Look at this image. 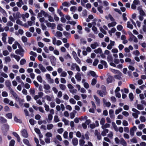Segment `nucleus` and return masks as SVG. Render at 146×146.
<instances>
[{"label": "nucleus", "mask_w": 146, "mask_h": 146, "mask_svg": "<svg viewBox=\"0 0 146 146\" xmlns=\"http://www.w3.org/2000/svg\"><path fill=\"white\" fill-rule=\"evenodd\" d=\"M132 111L134 112L132 113L133 116L135 118H137L138 117V115L139 114L140 112L135 108H133Z\"/></svg>", "instance_id": "f257e3e1"}, {"label": "nucleus", "mask_w": 146, "mask_h": 146, "mask_svg": "<svg viewBox=\"0 0 146 146\" xmlns=\"http://www.w3.org/2000/svg\"><path fill=\"white\" fill-rule=\"evenodd\" d=\"M44 88L46 90L45 92L46 94H48L50 93V91L49 90L50 89V87L48 84H44L43 86Z\"/></svg>", "instance_id": "f03ea898"}, {"label": "nucleus", "mask_w": 146, "mask_h": 146, "mask_svg": "<svg viewBox=\"0 0 146 146\" xmlns=\"http://www.w3.org/2000/svg\"><path fill=\"white\" fill-rule=\"evenodd\" d=\"M10 93L13 96L15 99L16 101H19V98L18 97V95L12 89L9 91Z\"/></svg>", "instance_id": "7ed1b4c3"}, {"label": "nucleus", "mask_w": 146, "mask_h": 146, "mask_svg": "<svg viewBox=\"0 0 146 146\" xmlns=\"http://www.w3.org/2000/svg\"><path fill=\"white\" fill-rule=\"evenodd\" d=\"M15 52L16 54L20 55L22 57L23 56L24 50L22 48L16 50H15Z\"/></svg>", "instance_id": "20e7f679"}, {"label": "nucleus", "mask_w": 146, "mask_h": 146, "mask_svg": "<svg viewBox=\"0 0 146 146\" xmlns=\"http://www.w3.org/2000/svg\"><path fill=\"white\" fill-rule=\"evenodd\" d=\"M5 84L9 91L12 89L11 87V83L9 80H7L5 81Z\"/></svg>", "instance_id": "39448f33"}, {"label": "nucleus", "mask_w": 146, "mask_h": 146, "mask_svg": "<svg viewBox=\"0 0 146 146\" xmlns=\"http://www.w3.org/2000/svg\"><path fill=\"white\" fill-rule=\"evenodd\" d=\"M129 40L130 41L133 40L135 42H138L137 38L133 35L130 36Z\"/></svg>", "instance_id": "423d86ee"}, {"label": "nucleus", "mask_w": 146, "mask_h": 146, "mask_svg": "<svg viewBox=\"0 0 146 146\" xmlns=\"http://www.w3.org/2000/svg\"><path fill=\"white\" fill-rule=\"evenodd\" d=\"M107 83L108 84L110 83H111L114 81V79L113 76H109L107 79Z\"/></svg>", "instance_id": "0eeeda50"}, {"label": "nucleus", "mask_w": 146, "mask_h": 146, "mask_svg": "<svg viewBox=\"0 0 146 146\" xmlns=\"http://www.w3.org/2000/svg\"><path fill=\"white\" fill-rule=\"evenodd\" d=\"M50 61L52 65L54 66L56 65L55 62L56 58L53 56H52L50 57Z\"/></svg>", "instance_id": "6e6552de"}, {"label": "nucleus", "mask_w": 146, "mask_h": 146, "mask_svg": "<svg viewBox=\"0 0 146 146\" xmlns=\"http://www.w3.org/2000/svg\"><path fill=\"white\" fill-rule=\"evenodd\" d=\"M137 128L135 126H134L131 128L130 130V135L132 136H133L134 134V131H135Z\"/></svg>", "instance_id": "1a4fd4ad"}, {"label": "nucleus", "mask_w": 146, "mask_h": 146, "mask_svg": "<svg viewBox=\"0 0 146 146\" xmlns=\"http://www.w3.org/2000/svg\"><path fill=\"white\" fill-rule=\"evenodd\" d=\"M2 40L3 42L5 44L6 43V37L7 36V34L5 33H2Z\"/></svg>", "instance_id": "9d476101"}, {"label": "nucleus", "mask_w": 146, "mask_h": 146, "mask_svg": "<svg viewBox=\"0 0 146 146\" xmlns=\"http://www.w3.org/2000/svg\"><path fill=\"white\" fill-rule=\"evenodd\" d=\"M72 143L74 146H76L78 144V139L76 138H74L72 139Z\"/></svg>", "instance_id": "9b49d317"}, {"label": "nucleus", "mask_w": 146, "mask_h": 146, "mask_svg": "<svg viewBox=\"0 0 146 146\" xmlns=\"http://www.w3.org/2000/svg\"><path fill=\"white\" fill-rule=\"evenodd\" d=\"M99 46V44L97 42H95L90 45V47L92 49H94Z\"/></svg>", "instance_id": "f8f14e48"}, {"label": "nucleus", "mask_w": 146, "mask_h": 146, "mask_svg": "<svg viewBox=\"0 0 146 146\" xmlns=\"http://www.w3.org/2000/svg\"><path fill=\"white\" fill-rule=\"evenodd\" d=\"M13 16L15 19H17L21 17V15L19 12H17L16 13H13Z\"/></svg>", "instance_id": "ddd939ff"}, {"label": "nucleus", "mask_w": 146, "mask_h": 146, "mask_svg": "<svg viewBox=\"0 0 146 146\" xmlns=\"http://www.w3.org/2000/svg\"><path fill=\"white\" fill-rule=\"evenodd\" d=\"M94 97L96 100V102L97 105L98 106H100V99L96 95L94 96Z\"/></svg>", "instance_id": "4468645a"}, {"label": "nucleus", "mask_w": 146, "mask_h": 146, "mask_svg": "<svg viewBox=\"0 0 146 146\" xmlns=\"http://www.w3.org/2000/svg\"><path fill=\"white\" fill-rule=\"evenodd\" d=\"M97 93L101 97H103L106 94V92L99 90L97 91Z\"/></svg>", "instance_id": "2eb2a0df"}, {"label": "nucleus", "mask_w": 146, "mask_h": 146, "mask_svg": "<svg viewBox=\"0 0 146 146\" xmlns=\"http://www.w3.org/2000/svg\"><path fill=\"white\" fill-rule=\"evenodd\" d=\"M53 116L51 114L49 113L48 115V118L46 119V121L48 123H50L52 119Z\"/></svg>", "instance_id": "dca6fc26"}, {"label": "nucleus", "mask_w": 146, "mask_h": 146, "mask_svg": "<svg viewBox=\"0 0 146 146\" xmlns=\"http://www.w3.org/2000/svg\"><path fill=\"white\" fill-rule=\"evenodd\" d=\"M22 134L23 137H24L27 138L28 136L27 131L25 129H24L22 130Z\"/></svg>", "instance_id": "f3484780"}, {"label": "nucleus", "mask_w": 146, "mask_h": 146, "mask_svg": "<svg viewBox=\"0 0 146 146\" xmlns=\"http://www.w3.org/2000/svg\"><path fill=\"white\" fill-rule=\"evenodd\" d=\"M76 79L77 81H80L81 80V74L79 72H77L75 76Z\"/></svg>", "instance_id": "a211bd4d"}, {"label": "nucleus", "mask_w": 146, "mask_h": 146, "mask_svg": "<svg viewBox=\"0 0 146 146\" xmlns=\"http://www.w3.org/2000/svg\"><path fill=\"white\" fill-rule=\"evenodd\" d=\"M95 135L97 136V138L99 140H100L101 139V136L100 133H99L98 131L96 130L95 132Z\"/></svg>", "instance_id": "6ab92c4d"}, {"label": "nucleus", "mask_w": 146, "mask_h": 146, "mask_svg": "<svg viewBox=\"0 0 146 146\" xmlns=\"http://www.w3.org/2000/svg\"><path fill=\"white\" fill-rule=\"evenodd\" d=\"M13 134L17 138V141L19 142L20 141V138L19 135L15 132H13Z\"/></svg>", "instance_id": "aec40b11"}, {"label": "nucleus", "mask_w": 146, "mask_h": 146, "mask_svg": "<svg viewBox=\"0 0 146 146\" xmlns=\"http://www.w3.org/2000/svg\"><path fill=\"white\" fill-rule=\"evenodd\" d=\"M120 144L123 146H127V144L126 142L123 138L120 139Z\"/></svg>", "instance_id": "412c9836"}, {"label": "nucleus", "mask_w": 146, "mask_h": 146, "mask_svg": "<svg viewBox=\"0 0 146 146\" xmlns=\"http://www.w3.org/2000/svg\"><path fill=\"white\" fill-rule=\"evenodd\" d=\"M105 18L107 20H108L109 19H110L111 21H113L115 20L114 19L110 14H109L108 16H106Z\"/></svg>", "instance_id": "4be33fe9"}, {"label": "nucleus", "mask_w": 146, "mask_h": 146, "mask_svg": "<svg viewBox=\"0 0 146 146\" xmlns=\"http://www.w3.org/2000/svg\"><path fill=\"white\" fill-rule=\"evenodd\" d=\"M23 143L27 146H31V145L30 144L29 140L26 139H23Z\"/></svg>", "instance_id": "5701e85b"}, {"label": "nucleus", "mask_w": 146, "mask_h": 146, "mask_svg": "<svg viewBox=\"0 0 146 146\" xmlns=\"http://www.w3.org/2000/svg\"><path fill=\"white\" fill-rule=\"evenodd\" d=\"M16 4L18 7H21L22 5H24V3L22 0H19L18 2Z\"/></svg>", "instance_id": "b1692460"}, {"label": "nucleus", "mask_w": 146, "mask_h": 146, "mask_svg": "<svg viewBox=\"0 0 146 146\" xmlns=\"http://www.w3.org/2000/svg\"><path fill=\"white\" fill-rule=\"evenodd\" d=\"M29 14L28 13H26L25 15H22V17L23 20L24 21H25L26 19L25 18H28L29 17Z\"/></svg>", "instance_id": "393cba45"}, {"label": "nucleus", "mask_w": 146, "mask_h": 146, "mask_svg": "<svg viewBox=\"0 0 146 146\" xmlns=\"http://www.w3.org/2000/svg\"><path fill=\"white\" fill-rule=\"evenodd\" d=\"M38 67L42 72H44L46 71L45 68L43 66L42 64H39L38 65Z\"/></svg>", "instance_id": "a878e982"}, {"label": "nucleus", "mask_w": 146, "mask_h": 146, "mask_svg": "<svg viewBox=\"0 0 146 146\" xmlns=\"http://www.w3.org/2000/svg\"><path fill=\"white\" fill-rule=\"evenodd\" d=\"M4 60L5 63L7 64L11 61V59L9 56H6L4 58Z\"/></svg>", "instance_id": "bb28decb"}, {"label": "nucleus", "mask_w": 146, "mask_h": 146, "mask_svg": "<svg viewBox=\"0 0 146 146\" xmlns=\"http://www.w3.org/2000/svg\"><path fill=\"white\" fill-rule=\"evenodd\" d=\"M137 9L139 11L140 15L145 16V14L143 11L140 8L138 7Z\"/></svg>", "instance_id": "cd10ccee"}, {"label": "nucleus", "mask_w": 146, "mask_h": 146, "mask_svg": "<svg viewBox=\"0 0 146 146\" xmlns=\"http://www.w3.org/2000/svg\"><path fill=\"white\" fill-rule=\"evenodd\" d=\"M29 92L30 94L33 97L35 95V89L31 88L29 90Z\"/></svg>", "instance_id": "c85d7f7f"}, {"label": "nucleus", "mask_w": 146, "mask_h": 146, "mask_svg": "<svg viewBox=\"0 0 146 146\" xmlns=\"http://www.w3.org/2000/svg\"><path fill=\"white\" fill-rule=\"evenodd\" d=\"M103 131L102 133V135L103 136H105L106 135L107 133L108 132L109 130L107 129H103Z\"/></svg>", "instance_id": "c756f323"}, {"label": "nucleus", "mask_w": 146, "mask_h": 146, "mask_svg": "<svg viewBox=\"0 0 146 146\" xmlns=\"http://www.w3.org/2000/svg\"><path fill=\"white\" fill-rule=\"evenodd\" d=\"M117 23L115 21H113V22L109 23L108 24V26L109 27H113L115 26L116 24Z\"/></svg>", "instance_id": "7c9ffc66"}, {"label": "nucleus", "mask_w": 146, "mask_h": 146, "mask_svg": "<svg viewBox=\"0 0 146 146\" xmlns=\"http://www.w3.org/2000/svg\"><path fill=\"white\" fill-rule=\"evenodd\" d=\"M18 45V47H19V46H20L18 42H15L14 43L12 47L14 49H15L17 48V45Z\"/></svg>", "instance_id": "2f4dec72"}, {"label": "nucleus", "mask_w": 146, "mask_h": 146, "mask_svg": "<svg viewBox=\"0 0 146 146\" xmlns=\"http://www.w3.org/2000/svg\"><path fill=\"white\" fill-rule=\"evenodd\" d=\"M0 121L2 123H6L7 122V120L4 117L0 116Z\"/></svg>", "instance_id": "473e14b6"}, {"label": "nucleus", "mask_w": 146, "mask_h": 146, "mask_svg": "<svg viewBox=\"0 0 146 146\" xmlns=\"http://www.w3.org/2000/svg\"><path fill=\"white\" fill-rule=\"evenodd\" d=\"M8 38V43L10 44H11L15 40L14 38L12 37H9Z\"/></svg>", "instance_id": "72a5a7b5"}, {"label": "nucleus", "mask_w": 146, "mask_h": 146, "mask_svg": "<svg viewBox=\"0 0 146 146\" xmlns=\"http://www.w3.org/2000/svg\"><path fill=\"white\" fill-rule=\"evenodd\" d=\"M94 52L96 53L101 54L102 52V50L101 48H99L97 49H95L94 50Z\"/></svg>", "instance_id": "f704fd0d"}, {"label": "nucleus", "mask_w": 146, "mask_h": 146, "mask_svg": "<svg viewBox=\"0 0 146 146\" xmlns=\"http://www.w3.org/2000/svg\"><path fill=\"white\" fill-rule=\"evenodd\" d=\"M62 5L64 7H69L70 6V4L66 1L62 3Z\"/></svg>", "instance_id": "c9c22d12"}, {"label": "nucleus", "mask_w": 146, "mask_h": 146, "mask_svg": "<svg viewBox=\"0 0 146 146\" xmlns=\"http://www.w3.org/2000/svg\"><path fill=\"white\" fill-rule=\"evenodd\" d=\"M127 27L131 29L133 28V25L130 23V22L128 21L127 23Z\"/></svg>", "instance_id": "e433bc0d"}, {"label": "nucleus", "mask_w": 146, "mask_h": 146, "mask_svg": "<svg viewBox=\"0 0 146 146\" xmlns=\"http://www.w3.org/2000/svg\"><path fill=\"white\" fill-rule=\"evenodd\" d=\"M76 112L75 110H73L72 112L70 113V117L71 119H73L75 117V114Z\"/></svg>", "instance_id": "4c0bfd02"}, {"label": "nucleus", "mask_w": 146, "mask_h": 146, "mask_svg": "<svg viewBox=\"0 0 146 146\" xmlns=\"http://www.w3.org/2000/svg\"><path fill=\"white\" fill-rule=\"evenodd\" d=\"M112 125L115 130L116 131H118L119 128H118L115 123H112Z\"/></svg>", "instance_id": "58836bf2"}, {"label": "nucleus", "mask_w": 146, "mask_h": 146, "mask_svg": "<svg viewBox=\"0 0 146 146\" xmlns=\"http://www.w3.org/2000/svg\"><path fill=\"white\" fill-rule=\"evenodd\" d=\"M44 107L45 108V110L46 111H48L50 110L49 106L45 103L44 104Z\"/></svg>", "instance_id": "ea45409f"}, {"label": "nucleus", "mask_w": 146, "mask_h": 146, "mask_svg": "<svg viewBox=\"0 0 146 146\" xmlns=\"http://www.w3.org/2000/svg\"><path fill=\"white\" fill-rule=\"evenodd\" d=\"M60 88L62 90H65L66 88V86L63 84H60L59 85Z\"/></svg>", "instance_id": "a19ab883"}, {"label": "nucleus", "mask_w": 146, "mask_h": 146, "mask_svg": "<svg viewBox=\"0 0 146 146\" xmlns=\"http://www.w3.org/2000/svg\"><path fill=\"white\" fill-rule=\"evenodd\" d=\"M137 108L139 110H142L144 109L143 105L140 104L137 105Z\"/></svg>", "instance_id": "79ce46f5"}, {"label": "nucleus", "mask_w": 146, "mask_h": 146, "mask_svg": "<svg viewBox=\"0 0 146 146\" xmlns=\"http://www.w3.org/2000/svg\"><path fill=\"white\" fill-rule=\"evenodd\" d=\"M54 121L56 123H57L60 121L57 115H55L54 116Z\"/></svg>", "instance_id": "37998d69"}, {"label": "nucleus", "mask_w": 146, "mask_h": 146, "mask_svg": "<svg viewBox=\"0 0 146 146\" xmlns=\"http://www.w3.org/2000/svg\"><path fill=\"white\" fill-rule=\"evenodd\" d=\"M63 34L67 37L69 38L70 36V33H68L65 31L63 32Z\"/></svg>", "instance_id": "c03bdc74"}, {"label": "nucleus", "mask_w": 146, "mask_h": 146, "mask_svg": "<svg viewBox=\"0 0 146 146\" xmlns=\"http://www.w3.org/2000/svg\"><path fill=\"white\" fill-rule=\"evenodd\" d=\"M76 63H72L71 65L70 69L72 70H74L75 68L76 67Z\"/></svg>", "instance_id": "a18cd8bd"}, {"label": "nucleus", "mask_w": 146, "mask_h": 146, "mask_svg": "<svg viewBox=\"0 0 146 146\" xmlns=\"http://www.w3.org/2000/svg\"><path fill=\"white\" fill-rule=\"evenodd\" d=\"M92 31L94 32V33L96 34H97L98 33V31H97V29L96 27L94 26H93L92 28Z\"/></svg>", "instance_id": "49530a36"}, {"label": "nucleus", "mask_w": 146, "mask_h": 146, "mask_svg": "<svg viewBox=\"0 0 146 146\" xmlns=\"http://www.w3.org/2000/svg\"><path fill=\"white\" fill-rule=\"evenodd\" d=\"M110 127V125L108 123H106L102 126V128L103 129H106V128H108Z\"/></svg>", "instance_id": "de8ad7c7"}, {"label": "nucleus", "mask_w": 146, "mask_h": 146, "mask_svg": "<svg viewBox=\"0 0 146 146\" xmlns=\"http://www.w3.org/2000/svg\"><path fill=\"white\" fill-rule=\"evenodd\" d=\"M62 35V33L60 31H57L56 32V35L57 37H61Z\"/></svg>", "instance_id": "09e8293b"}, {"label": "nucleus", "mask_w": 146, "mask_h": 146, "mask_svg": "<svg viewBox=\"0 0 146 146\" xmlns=\"http://www.w3.org/2000/svg\"><path fill=\"white\" fill-rule=\"evenodd\" d=\"M88 2V0H83V1H81V5L84 6L85 7V3Z\"/></svg>", "instance_id": "8fccbe9b"}, {"label": "nucleus", "mask_w": 146, "mask_h": 146, "mask_svg": "<svg viewBox=\"0 0 146 146\" xmlns=\"http://www.w3.org/2000/svg\"><path fill=\"white\" fill-rule=\"evenodd\" d=\"M79 145L80 146H83L85 142L84 140L83 139H80L79 141Z\"/></svg>", "instance_id": "3c124183"}, {"label": "nucleus", "mask_w": 146, "mask_h": 146, "mask_svg": "<svg viewBox=\"0 0 146 146\" xmlns=\"http://www.w3.org/2000/svg\"><path fill=\"white\" fill-rule=\"evenodd\" d=\"M29 122L31 125H33L36 121L33 119H31L29 120Z\"/></svg>", "instance_id": "603ef678"}, {"label": "nucleus", "mask_w": 146, "mask_h": 146, "mask_svg": "<svg viewBox=\"0 0 146 146\" xmlns=\"http://www.w3.org/2000/svg\"><path fill=\"white\" fill-rule=\"evenodd\" d=\"M0 12L2 13V14L3 15H4L5 16L6 14V13L5 11L3 9L1 8L0 7Z\"/></svg>", "instance_id": "864d4df0"}, {"label": "nucleus", "mask_w": 146, "mask_h": 146, "mask_svg": "<svg viewBox=\"0 0 146 146\" xmlns=\"http://www.w3.org/2000/svg\"><path fill=\"white\" fill-rule=\"evenodd\" d=\"M62 121L64 122L65 125H68L69 123V121L66 119L64 118L62 119Z\"/></svg>", "instance_id": "5fc2aeb1"}, {"label": "nucleus", "mask_w": 146, "mask_h": 146, "mask_svg": "<svg viewBox=\"0 0 146 146\" xmlns=\"http://www.w3.org/2000/svg\"><path fill=\"white\" fill-rule=\"evenodd\" d=\"M53 126L52 124H48L47 125V129L48 130L51 129L53 128Z\"/></svg>", "instance_id": "6e6d98bb"}, {"label": "nucleus", "mask_w": 146, "mask_h": 146, "mask_svg": "<svg viewBox=\"0 0 146 146\" xmlns=\"http://www.w3.org/2000/svg\"><path fill=\"white\" fill-rule=\"evenodd\" d=\"M69 91L70 93H72V94H74L76 93L77 92V90L76 89H71L69 90Z\"/></svg>", "instance_id": "4d7b16f0"}, {"label": "nucleus", "mask_w": 146, "mask_h": 146, "mask_svg": "<svg viewBox=\"0 0 146 146\" xmlns=\"http://www.w3.org/2000/svg\"><path fill=\"white\" fill-rule=\"evenodd\" d=\"M74 58L78 63L79 64H81L80 60L78 57L75 56L74 57Z\"/></svg>", "instance_id": "13d9d810"}, {"label": "nucleus", "mask_w": 146, "mask_h": 146, "mask_svg": "<svg viewBox=\"0 0 146 146\" xmlns=\"http://www.w3.org/2000/svg\"><path fill=\"white\" fill-rule=\"evenodd\" d=\"M105 119L104 118H102L101 121L100 122V124L102 125H104V123L105 122Z\"/></svg>", "instance_id": "bf43d9fd"}, {"label": "nucleus", "mask_w": 146, "mask_h": 146, "mask_svg": "<svg viewBox=\"0 0 146 146\" xmlns=\"http://www.w3.org/2000/svg\"><path fill=\"white\" fill-rule=\"evenodd\" d=\"M37 80L40 83H42V80L41 76L40 75L38 76H37Z\"/></svg>", "instance_id": "052dcab7"}, {"label": "nucleus", "mask_w": 146, "mask_h": 146, "mask_svg": "<svg viewBox=\"0 0 146 146\" xmlns=\"http://www.w3.org/2000/svg\"><path fill=\"white\" fill-rule=\"evenodd\" d=\"M15 143V141L13 139L11 140L9 144V146H14Z\"/></svg>", "instance_id": "680f3d73"}, {"label": "nucleus", "mask_w": 146, "mask_h": 146, "mask_svg": "<svg viewBox=\"0 0 146 146\" xmlns=\"http://www.w3.org/2000/svg\"><path fill=\"white\" fill-rule=\"evenodd\" d=\"M67 75V73L65 71H63L62 72L60 76L61 77H65Z\"/></svg>", "instance_id": "e2e57ef3"}, {"label": "nucleus", "mask_w": 146, "mask_h": 146, "mask_svg": "<svg viewBox=\"0 0 146 146\" xmlns=\"http://www.w3.org/2000/svg\"><path fill=\"white\" fill-rule=\"evenodd\" d=\"M14 120L16 122L21 123H22L20 119H18V118L16 117H14Z\"/></svg>", "instance_id": "0e129e2a"}, {"label": "nucleus", "mask_w": 146, "mask_h": 146, "mask_svg": "<svg viewBox=\"0 0 146 146\" xmlns=\"http://www.w3.org/2000/svg\"><path fill=\"white\" fill-rule=\"evenodd\" d=\"M26 62V61L25 59H22L20 61V64L21 65H23L25 64Z\"/></svg>", "instance_id": "69168bd1"}, {"label": "nucleus", "mask_w": 146, "mask_h": 146, "mask_svg": "<svg viewBox=\"0 0 146 146\" xmlns=\"http://www.w3.org/2000/svg\"><path fill=\"white\" fill-rule=\"evenodd\" d=\"M57 13L58 14H59V15H60V16L61 17H64V15L63 14V13H62V12L60 10V9H58L57 10Z\"/></svg>", "instance_id": "338daca9"}, {"label": "nucleus", "mask_w": 146, "mask_h": 146, "mask_svg": "<svg viewBox=\"0 0 146 146\" xmlns=\"http://www.w3.org/2000/svg\"><path fill=\"white\" fill-rule=\"evenodd\" d=\"M130 141L133 143H136L137 141L135 138H133L130 139Z\"/></svg>", "instance_id": "774afa93"}]
</instances>
